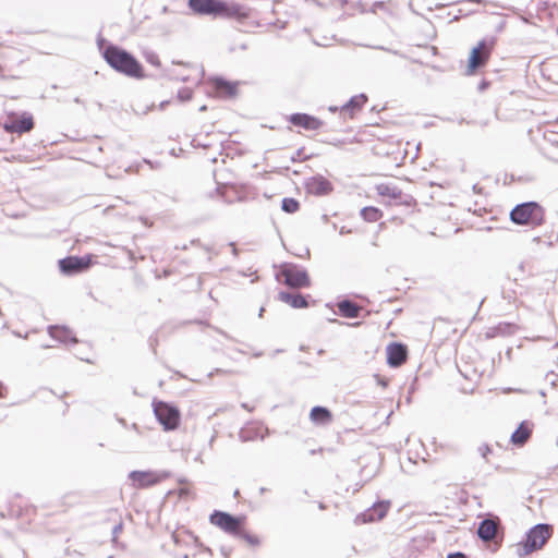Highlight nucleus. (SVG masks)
I'll use <instances>...</instances> for the list:
<instances>
[{"label": "nucleus", "instance_id": "c85d7f7f", "mask_svg": "<svg viewBox=\"0 0 558 558\" xmlns=\"http://www.w3.org/2000/svg\"><path fill=\"white\" fill-rule=\"evenodd\" d=\"M5 395H7L5 388L2 385V383L0 381V399L5 398Z\"/></svg>", "mask_w": 558, "mask_h": 558}, {"label": "nucleus", "instance_id": "9b49d317", "mask_svg": "<svg viewBox=\"0 0 558 558\" xmlns=\"http://www.w3.org/2000/svg\"><path fill=\"white\" fill-rule=\"evenodd\" d=\"M34 125L35 123L33 116L29 113H22L20 116L11 114L4 123L3 129L8 133L23 134L32 131Z\"/></svg>", "mask_w": 558, "mask_h": 558}, {"label": "nucleus", "instance_id": "cd10ccee", "mask_svg": "<svg viewBox=\"0 0 558 558\" xmlns=\"http://www.w3.org/2000/svg\"><path fill=\"white\" fill-rule=\"evenodd\" d=\"M238 537L243 538L253 546H257L260 544L259 537L255 534L248 533L245 527H242V533L238 534Z\"/></svg>", "mask_w": 558, "mask_h": 558}, {"label": "nucleus", "instance_id": "4be33fe9", "mask_svg": "<svg viewBox=\"0 0 558 558\" xmlns=\"http://www.w3.org/2000/svg\"><path fill=\"white\" fill-rule=\"evenodd\" d=\"M338 313L347 318H356L359 317L362 306L353 303L349 300H343L337 303Z\"/></svg>", "mask_w": 558, "mask_h": 558}, {"label": "nucleus", "instance_id": "7ed1b4c3", "mask_svg": "<svg viewBox=\"0 0 558 558\" xmlns=\"http://www.w3.org/2000/svg\"><path fill=\"white\" fill-rule=\"evenodd\" d=\"M512 222L520 226L539 227L545 221V210L536 202L517 205L510 213Z\"/></svg>", "mask_w": 558, "mask_h": 558}, {"label": "nucleus", "instance_id": "4468645a", "mask_svg": "<svg viewBox=\"0 0 558 558\" xmlns=\"http://www.w3.org/2000/svg\"><path fill=\"white\" fill-rule=\"evenodd\" d=\"M387 363L391 367H400L408 360V348L399 342L389 343L386 348Z\"/></svg>", "mask_w": 558, "mask_h": 558}, {"label": "nucleus", "instance_id": "f257e3e1", "mask_svg": "<svg viewBox=\"0 0 558 558\" xmlns=\"http://www.w3.org/2000/svg\"><path fill=\"white\" fill-rule=\"evenodd\" d=\"M190 10L197 15H210L244 22L251 16V10L243 4L225 0H189Z\"/></svg>", "mask_w": 558, "mask_h": 558}, {"label": "nucleus", "instance_id": "f03ea898", "mask_svg": "<svg viewBox=\"0 0 558 558\" xmlns=\"http://www.w3.org/2000/svg\"><path fill=\"white\" fill-rule=\"evenodd\" d=\"M102 57L117 72L134 78L145 76L144 68L140 61L121 47L108 45L102 51Z\"/></svg>", "mask_w": 558, "mask_h": 558}, {"label": "nucleus", "instance_id": "5701e85b", "mask_svg": "<svg viewBox=\"0 0 558 558\" xmlns=\"http://www.w3.org/2000/svg\"><path fill=\"white\" fill-rule=\"evenodd\" d=\"M170 496H177L180 500H190L195 497L193 485L186 480L179 481V487L168 493Z\"/></svg>", "mask_w": 558, "mask_h": 558}, {"label": "nucleus", "instance_id": "39448f33", "mask_svg": "<svg viewBox=\"0 0 558 558\" xmlns=\"http://www.w3.org/2000/svg\"><path fill=\"white\" fill-rule=\"evenodd\" d=\"M494 47L495 40L493 39L480 40L470 51L465 73L468 75H475L481 68L486 66L490 60Z\"/></svg>", "mask_w": 558, "mask_h": 558}, {"label": "nucleus", "instance_id": "9d476101", "mask_svg": "<svg viewBox=\"0 0 558 558\" xmlns=\"http://www.w3.org/2000/svg\"><path fill=\"white\" fill-rule=\"evenodd\" d=\"M94 258L92 254L82 257L68 256L59 260V268L65 275L77 274L87 270L94 264Z\"/></svg>", "mask_w": 558, "mask_h": 558}, {"label": "nucleus", "instance_id": "c756f323", "mask_svg": "<svg viewBox=\"0 0 558 558\" xmlns=\"http://www.w3.org/2000/svg\"><path fill=\"white\" fill-rule=\"evenodd\" d=\"M448 558H466V557H465V555H463L461 553H457V554L449 555Z\"/></svg>", "mask_w": 558, "mask_h": 558}, {"label": "nucleus", "instance_id": "0eeeda50", "mask_svg": "<svg viewBox=\"0 0 558 558\" xmlns=\"http://www.w3.org/2000/svg\"><path fill=\"white\" fill-rule=\"evenodd\" d=\"M209 522L221 531L238 536L242 533V527L246 526V517H234L228 512L214 511L209 517Z\"/></svg>", "mask_w": 558, "mask_h": 558}, {"label": "nucleus", "instance_id": "7c9ffc66", "mask_svg": "<svg viewBox=\"0 0 558 558\" xmlns=\"http://www.w3.org/2000/svg\"><path fill=\"white\" fill-rule=\"evenodd\" d=\"M488 451H489V448H488V447H485V448H484V452H483V454H484V456H486Z\"/></svg>", "mask_w": 558, "mask_h": 558}, {"label": "nucleus", "instance_id": "1a4fd4ad", "mask_svg": "<svg viewBox=\"0 0 558 558\" xmlns=\"http://www.w3.org/2000/svg\"><path fill=\"white\" fill-rule=\"evenodd\" d=\"M154 413L159 423L167 430L175 429L180 423V412L167 402H154Z\"/></svg>", "mask_w": 558, "mask_h": 558}, {"label": "nucleus", "instance_id": "a211bd4d", "mask_svg": "<svg viewBox=\"0 0 558 558\" xmlns=\"http://www.w3.org/2000/svg\"><path fill=\"white\" fill-rule=\"evenodd\" d=\"M305 187L308 193L316 196L327 195L332 191V184L323 175L310 178L305 184Z\"/></svg>", "mask_w": 558, "mask_h": 558}, {"label": "nucleus", "instance_id": "b1692460", "mask_svg": "<svg viewBox=\"0 0 558 558\" xmlns=\"http://www.w3.org/2000/svg\"><path fill=\"white\" fill-rule=\"evenodd\" d=\"M278 299L289 304L293 308H305L308 306V302L306 299L301 294H293L288 292H279Z\"/></svg>", "mask_w": 558, "mask_h": 558}, {"label": "nucleus", "instance_id": "f8f14e48", "mask_svg": "<svg viewBox=\"0 0 558 558\" xmlns=\"http://www.w3.org/2000/svg\"><path fill=\"white\" fill-rule=\"evenodd\" d=\"M390 507H391V502L388 500L376 502L371 508H368L364 512L360 513L355 518V523L356 524H365V523H372L375 521H379L386 517Z\"/></svg>", "mask_w": 558, "mask_h": 558}, {"label": "nucleus", "instance_id": "393cba45", "mask_svg": "<svg viewBox=\"0 0 558 558\" xmlns=\"http://www.w3.org/2000/svg\"><path fill=\"white\" fill-rule=\"evenodd\" d=\"M50 335L64 343H76L77 339L74 337L73 332L65 327H52L50 330Z\"/></svg>", "mask_w": 558, "mask_h": 558}, {"label": "nucleus", "instance_id": "6ab92c4d", "mask_svg": "<svg viewBox=\"0 0 558 558\" xmlns=\"http://www.w3.org/2000/svg\"><path fill=\"white\" fill-rule=\"evenodd\" d=\"M532 432H533V424L527 421H523L519 425V427L514 430V433L511 435L510 440L514 446L521 447L524 444H526V441L531 438Z\"/></svg>", "mask_w": 558, "mask_h": 558}, {"label": "nucleus", "instance_id": "412c9836", "mask_svg": "<svg viewBox=\"0 0 558 558\" xmlns=\"http://www.w3.org/2000/svg\"><path fill=\"white\" fill-rule=\"evenodd\" d=\"M332 418V413L324 407H314L310 412V420L316 425L329 424Z\"/></svg>", "mask_w": 558, "mask_h": 558}, {"label": "nucleus", "instance_id": "a878e982", "mask_svg": "<svg viewBox=\"0 0 558 558\" xmlns=\"http://www.w3.org/2000/svg\"><path fill=\"white\" fill-rule=\"evenodd\" d=\"M360 214L363 220L366 222H377L384 216L383 211L374 206H367L362 208Z\"/></svg>", "mask_w": 558, "mask_h": 558}, {"label": "nucleus", "instance_id": "6e6552de", "mask_svg": "<svg viewBox=\"0 0 558 558\" xmlns=\"http://www.w3.org/2000/svg\"><path fill=\"white\" fill-rule=\"evenodd\" d=\"M170 476L168 472L132 471L129 474L130 484L135 489H145L158 485Z\"/></svg>", "mask_w": 558, "mask_h": 558}, {"label": "nucleus", "instance_id": "f3484780", "mask_svg": "<svg viewBox=\"0 0 558 558\" xmlns=\"http://www.w3.org/2000/svg\"><path fill=\"white\" fill-rule=\"evenodd\" d=\"M500 527L498 518L485 519L480 523L477 534L484 542H496L497 534Z\"/></svg>", "mask_w": 558, "mask_h": 558}, {"label": "nucleus", "instance_id": "aec40b11", "mask_svg": "<svg viewBox=\"0 0 558 558\" xmlns=\"http://www.w3.org/2000/svg\"><path fill=\"white\" fill-rule=\"evenodd\" d=\"M367 102V97L364 94L353 96L344 106L341 108V112L349 118H353L354 114L360 111Z\"/></svg>", "mask_w": 558, "mask_h": 558}, {"label": "nucleus", "instance_id": "423d86ee", "mask_svg": "<svg viewBox=\"0 0 558 558\" xmlns=\"http://www.w3.org/2000/svg\"><path fill=\"white\" fill-rule=\"evenodd\" d=\"M553 526L548 524H537L526 534L524 542L518 544L521 554L529 555L535 550L543 548L546 542L553 535Z\"/></svg>", "mask_w": 558, "mask_h": 558}, {"label": "nucleus", "instance_id": "bb28decb", "mask_svg": "<svg viewBox=\"0 0 558 558\" xmlns=\"http://www.w3.org/2000/svg\"><path fill=\"white\" fill-rule=\"evenodd\" d=\"M282 210L288 214H294L300 209V203L291 197H287L282 199Z\"/></svg>", "mask_w": 558, "mask_h": 558}, {"label": "nucleus", "instance_id": "ddd939ff", "mask_svg": "<svg viewBox=\"0 0 558 558\" xmlns=\"http://www.w3.org/2000/svg\"><path fill=\"white\" fill-rule=\"evenodd\" d=\"M375 190L379 196L387 198V205H409L405 195L395 185L380 183Z\"/></svg>", "mask_w": 558, "mask_h": 558}, {"label": "nucleus", "instance_id": "dca6fc26", "mask_svg": "<svg viewBox=\"0 0 558 558\" xmlns=\"http://www.w3.org/2000/svg\"><path fill=\"white\" fill-rule=\"evenodd\" d=\"M288 121L305 131H317L323 126L322 120L306 113H293L288 118Z\"/></svg>", "mask_w": 558, "mask_h": 558}, {"label": "nucleus", "instance_id": "20e7f679", "mask_svg": "<svg viewBox=\"0 0 558 558\" xmlns=\"http://www.w3.org/2000/svg\"><path fill=\"white\" fill-rule=\"evenodd\" d=\"M276 280L291 289H304L311 287V278L307 271L292 263L280 265L276 271Z\"/></svg>", "mask_w": 558, "mask_h": 558}, {"label": "nucleus", "instance_id": "2eb2a0df", "mask_svg": "<svg viewBox=\"0 0 558 558\" xmlns=\"http://www.w3.org/2000/svg\"><path fill=\"white\" fill-rule=\"evenodd\" d=\"M210 84L216 96L220 98H233L239 93V82L216 77L211 80Z\"/></svg>", "mask_w": 558, "mask_h": 558}]
</instances>
